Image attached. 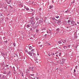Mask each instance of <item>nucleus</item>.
Wrapping results in <instances>:
<instances>
[{"instance_id":"b1692460","label":"nucleus","mask_w":79,"mask_h":79,"mask_svg":"<svg viewBox=\"0 0 79 79\" xmlns=\"http://www.w3.org/2000/svg\"><path fill=\"white\" fill-rule=\"evenodd\" d=\"M8 66H9V65L6 64V66H5V67H8Z\"/></svg>"},{"instance_id":"412c9836","label":"nucleus","mask_w":79,"mask_h":79,"mask_svg":"<svg viewBox=\"0 0 79 79\" xmlns=\"http://www.w3.org/2000/svg\"><path fill=\"white\" fill-rule=\"evenodd\" d=\"M13 45L14 47H15V46H16V44L15 43H14L13 44Z\"/></svg>"},{"instance_id":"4be33fe9","label":"nucleus","mask_w":79,"mask_h":79,"mask_svg":"<svg viewBox=\"0 0 79 79\" xmlns=\"http://www.w3.org/2000/svg\"><path fill=\"white\" fill-rule=\"evenodd\" d=\"M74 2H74V0H73V1H72V2H71V3H74Z\"/></svg>"},{"instance_id":"0eeeda50","label":"nucleus","mask_w":79,"mask_h":79,"mask_svg":"<svg viewBox=\"0 0 79 79\" xmlns=\"http://www.w3.org/2000/svg\"><path fill=\"white\" fill-rule=\"evenodd\" d=\"M30 26H31V27H32V26H31V25H30L29 24L27 25L26 27H27V28H29V27H30Z\"/></svg>"},{"instance_id":"f03ea898","label":"nucleus","mask_w":79,"mask_h":79,"mask_svg":"<svg viewBox=\"0 0 79 79\" xmlns=\"http://www.w3.org/2000/svg\"><path fill=\"white\" fill-rule=\"evenodd\" d=\"M25 51L26 53H27V54H28V55H30V56H32V53H34L33 52H28L27 51V50H25Z\"/></svg>"},{"instance_id":"37998d69","label":"nucleus","mask_w":79,"mask_h":79,"mask_svg":"<svg viewBox=\"0 0 79 79\" xmlns=\"http://www.w3.org/2000/svg\"><path fill=\"white\" fill-rule=\"evenodd\" d=\"M44 36L45 38H46V37H47V36L45 35H44Z\"/></svg>"},{"instance_id":"6ab92c4d","label":"nucleus","mask_w":79,"mask_h":79,"mask_svg":"<svg viewBox=\"0 0 79 79\" xmlns=\"http://www.w3.org/2000/svg\"><path fill=\"white\" fill-rule=\"evenodd\" d=\"M65 13H69V11L67 10L65 11Z\"/></svg>"},{"instance_id":"2eb2a0df","label":"nucleus","mask_w":79,"mask_h":79,"mask_svg":"<svg viewBox=\"0 0 79 79\" xmlns=\"http://www.w3.org/2000/svg\"><path fill=\"white\" fill-rule=\"evenodd\" d=\"M58 43L59 44H62V43H61V41H58Z\"/></svg>"},{"instance_id":"7ed1b4c3","label":"nucleus","mask_w":79,"mask_h":79,"mask_svg":"<svg viewBox=\"0 0 79 79\" xmlns=\"http://www.w3.org/2000/svg\"><path fill=\"white\" fill-rule=\"evenodd\" d=\"M62 62H60V64H64V63L65 62V61H66V59H64L62 58Z\"/></svg>"},{"instance_id":"de8ad7c7","label":"nucleus","mask_w":79,"mask_h":79,"mask_svg":"<svg viewBox=\"0 0 79 79\" xmlns=\"http://www.w3.org/2000/svg\"><path fill=\"white\" fill-rule=\"evenodd\" d=\"M1 77H2V75L0 74V78Z\"/></svg>"},{"instance_id":"ddd939ff","label":"nucleus","mask_w":79,"mask_h":79,"mask_svg":"<svg viewBox=\"0 0 79 79\" xmlns=\"http://www.w3.org/2000/svg\"><path fill=\"white\" fill-rule=\"evenodd\" d=\"M62 42L63 43H64H64H66V40H64V41H63Z\"/></svg>"},{"instance_id":"e2e57ef3","label":"nucleus","mask_w":79,"mask_h":79,"mask_svg":"<svg viewBox=\"0 0 79 79\" xmlns=\"http://www.w3.org/2000/svg\"><path fill=\"white\" fill-rule=\"evenodd\" d=\"M37 55H38V56L39 55V53H38V54H37Z\"/></svg>"},{"instance_id":"a19ab883","label":"nucleus","mask_w":79,"mask_h":79,"mask_svg":"<svg viewBox=\"0 0 79 79\" xmlns=\"http://www.w3.org/2000/svg\"><path fill=\"white\" fill-rule=\"evenodd\" d=\"M59 61L60 62V63H61V60H59Z\"/></svg>"},{"instance_id":"2f4dec72","label":"nucleus","mask_w":79,"mask_h":79,"mask_svg":"<svg viewBox=\"0 0 79 79\" xmlns=\"http://www.w3.org/2000/svg\"><path fill=\"white\" fill-rule=\"evenodd\" d=\"M33 56H35V53H33Z\"/></svg>"},{"instance_id":"c03bdc74","label":"nucleus","mask_w":79,"mask_h":79,"mask_svg":"<svg viewBox=\"0 0 79 79\" xmlns=\"http://www.w3.org/2000/svg\"><path fill=\"white\" fill-rule=\"evenodd\" d=\"M70 45H69L68 46H67V47H70Z\"/></svg>"},{"instance_id":"4468645a","label":"nucleus","mask_w":79,"mask_h":79,"mask_svg":"<svg viewBox=\"0 0 79 79\" xmlns=\"http://www.w3.org/2000/svg\"><path fill=\"white\" fill-rule=\"evenodd\" d=\"M53 6H49V9H51L53 7Z\"/></svg>"},{"instance_id":"dca6fc26","label":"nucleus","mask_w":79,"mask_h":79,"mask_svg":"<svg viewBox=\"0 0 79 79\" xmlns=\"http://www.w3.org/2000/svg\"><path fill=\"white\" fill-rule=\"evenodd\" d=\"M74 26V24H73V25H72L70 27H69L70 28V27H72L73 26Z\"/></svg>"},{"instance_id":"69168bd1","label":"nucleus","mask_w":79,"mask_h":79,"mask_svg":"<svg viewBox=\"0 0 79 79\" xmlns=\"http://www.w3.org/2000/svg\"><path fill=\"white\" fill-rule=\"evenodd\" d=\"M28 48H29V49H30V50H31V48H29V47H28Z\"/></svg>"},{"instance_id":"6e6552de","label":"nucleus","mask_w":79,"mask_h":79,"mask_svg":"<svg viewBox=\"0 0 79 79\" xmlns=\"http://www.w3.org/2000/svg\"><path fill=\"white\" fill-rule=\"evenodd\" d=\"M38 21H39L38 23H39V24H41V23H42L43 21H42V20H40Z\"/></svg>"},{"instance_id":"9b49d317","label":"nucleus","mask_w":79,"mask_h":79,"mask_svg":"<svg viewBox=\"0 0 79 79\" xmlns=\"http://www.w3.org/2000/svg\"><path fill=\"white\" fill-rule=\"evenodd\" d=\"M46 19H47V18L46 17H44V21L45 23L46 22Z\"/></svg>"},{"instance_id":"09e8293b","label":"nucleus","mask_w":79,"mask_h":79,"mask_svg":"<svg viewBox=\"0 0 79 79\" xmlns=\"http://www.w3.org/2000/svg\"><path fill=\"white\" fill-rule=\"evenodd\" d=\"M65 47H67V46H64V48H65Z\"/></svg>"},{"instance_id":"774afa93","label":"nucleus","mask_w":79,"mask_h":79,"mask_svg":"<svg viewBox=\"0 0 79 79\" xmlns=\"http://www.w3.org/2000/svg\"><path fill=\"white\" fill-rule=\"evenodd\" d=\"M77 23L78 24H79V22H77Z\"/></svg>"},{"instance_id":"f8f14e48","label":"nucleus","mask_w":79,"mask_h":79,"mask_svg":"<svg viewBox=\"0 0 79 79\" xmlns=\"http://www.w3.org/2000/svg\"><path fill=\"white\" fill-rule=\"evenodd\" d=\"M39 32V30L36 29V33H38Z\"/></svg>"},{"instance_id":"3c124183","label":"nucleus","mask_w":79,"mask_h":79,"mask_svg":"<svg viewBox=\"0 0 79 79\" xmlns=\"http://www.w3.org/2000/svg\"><path fill=\"white\" fill-rule=\"evenodd\" d=\"M22 10H23V11H24V10H25L23 9H22Z\"/></svg>"},{"instance_id":"a18cd8bd","label":"nucleus","mask_w":79,"mask_h":79,"mask_svg":"<svg viewBox=\"0 0 79 79\" xmlns=\"http://www.w3.org/2000/svg\"><path fill=\"white\" fill-rule=\"evenodd\" d=\"M40 47H42V45H40Z\"/></svg>"},{"instance_id":"423d86ee","label":"nucleus","mask_w":79,"mask_h":79,"mask_svg":"<svg viewBox=\"0 0 79 79\" xmlns=\"http://www.w3.org/2000/svg\"><path fill=\"white\" fill-rule=\"evenodd\" d=\"M54 19H55V20H56V21H58V23H60L61 22V19H59V20H58L55 19V18H54Z\"/></svg>"},{"instance_id":"c85d7f7f","label":"nucleus","mask_w":79,"mask_h":79,"mask_svg":"<svg viewBox=\"0 0 79 79\" xmlns=\"http://www.w3.org/2000/svg\"><path fill=\"white\" fill-rule=\"evenodd\" d=\"M4 43H5V44H6V43H7V40H6V41H4Z\"/></svg>"},{"instance_id":"49530a36","label":"nucleus","mask_w":79,"mask_h":79,"mask_svg":"<svg viewBox=\"0 0 79 79\" xmlns=\"http://www.w3.org/2000/svg\"><path fill=\"white\" fill-rule=\"evenodd\" d=\"M4 8H5V9H6V7H4Z\"/></svg>"},{"instance_id":"8fccbe9b","label":"nucleus","mask_w":79,"mask_h":79,"mask_svg":"<svg viewBox=\"0 0 79 79\" xmlns=\"http://www.w3.org/2000/svg\"><path fill=\"white\" fill-rule=\"evenodd\" d=\"M9 3H10L11 2V0H10L9 1Z\"/></svg>"},{"instance_id":"603ef678","label":"nucleus","mask_w":79,"mask_h":79,"mask_svg":"<svg viewBox=\"0 0 79 79\" xmlns=\"http://www.w3.org/2000/svg\"><path fill=\"white\" fill-rule=\"evenodd\" d=\"M76 23V22L73 21V24Z\"/></svg>"},{"instance_id":"473e14b6","label":"nucleus","mask_w":79,"mask_h":79,"mask_svg":"<svg viewBox=\"0 0 79 79\" xmlns=\"http://www.w3.org/2000/svg\"><path fill=\"white\" fill-rule=\"evenodd\" d=\"M34 49H32L31 50V51L30 52H34Z\"/></svg>"},{"instance_id":"9d476101","label":"nucleus","mask_w":79,"mask_h":79,"mask_svg":"<svg viewBox=\"0 0 79 79\" xmlns=\"http://www.w3.org/2000/svg\"><path fill=\"white\" fill-rule=\"evenodd\" d=\"M35 19L36 21H37V20H39V18L38 17H35Z\"/></svg>"},{"instance_id":"052dcab7","label":"nucleus","mask_w":79,"mask_h":79,"mask_svg":"<svg viewBox=\"0 0 79 79\" xmlns=\"http://www.w3.org/2000/svg\"><path fill=\"white\" fill-rule=\"evenodd\" d=\"M67 28L68 29L69 28V27H67Z\"/></svg>"},{"instance_id":"72a5a7b5","label":"nucleus","mask_w":79,"mask_h":79,"mask_svg":"<svg viewBox=\"0 0 79 79\" xmlns=\"http://www.w3.org/2000/svg\"><path fill=\"white\" fill-rule=\"evenodd\" d=\"M41 10H42V8H40L39 9V11H41Z\"/></svg>"},{"instance_id":"c756f323","label":"nucleus","mask_w":79,"mask_h":79,"mask_svg":"<svg viewBox=\"0 0 79 79\" xmlns=\"http://www.w3.org/2000/svg\"><path fill=\"white\" fill-rule=\"evenodd\" d=\"M0 16H2V14L1 13L0 14Z\"/></svg>"},{"instance_id":"7c9ffc66","label":"nucleus","mask_w":79,"mask_h":79,"mask_svg":"<svg viewBox=\"0 0 79 79\" xmlns=\"http://www.w3.org/2000/svg\"><path fill=\"white\" fill-rule=\"evenodd\" d=\"M26 10H27V11H28V10H29V8H26Z\"/></svg>"},{"instance_id":"ea45409f","label":"nucleus","mask_w":79,"mask_h":79,"mask_svg":"<svg viewBox=\"0 0 79 79\" xmlns=\"http://www.w3.org/2000/svg\"><path fill=\"white\" fill-rule=\"evenodd\" d=\"M32 58H35V56H32Z\"/></svg>"},{"instance_id":"6e6d98bb","label":"nucleus","mask_w":79,"mask_h":79,"mask_svg":"<svg viewBox=\"0 0 79 79\" xmlns=\"http://www.w3.org/2000/svg\"><path fill=\"white\" fill-rule=\"evenodd\" d=\"M52 3H54V1H52Z\"/></svg>"},{"instance_id":"f3484780","label":"nucleus","mask_w":79,"mask_h":79,"mask_svg":"<svg viewBox=\"0 0 79 79\" xmlns=\"http://www.w3.org/2000/svg\"><path fill=\"white\" fill-rule=\"evenodd\" d=\"M68 23H71V20H69L68 21Z\"/></svg>"},{"instance_id":"a878e982","label":"nucleus","mask_w":79,"mask_h":79,"mask_svg":"<svg viewBox=\"0 0 79 79\" xmlns=\"http://www.w3.org/2000/svg\"><path fill=\"white\" fill-rule=\"evenodd\" d=\"M34 14H35L34 12H33V13H32V14L33 16H34Z\"/></svg>"},{"instance_id":"bb28decb","label":"nucleus","mask_w":79,"mask_h":79,"mask_svg":"<svg viewBox=\"0 0 79 79\" xmlns=\"http://www.w3.org/2000/svg\"><path fill=\"white\" fill-rule=\"evenodd\" d=\"M30 76H34V74H30Z\"/></svg>"},{"instance_id":"20e7f679","label":"nucleus","mask_w":79,"mask_h":79,"mask_svg":"<svg viewBox=\"0 0 79 79\" xmlns=\"http://www.w3.org/2000/svg\"><path fill=\"white\" fill-rule=\"evenodd\" d=\"M48 56H50L51 55H55V53L52 52H50L48 54Z\"/></svg>"},{"instance_id":"bf43d9fd","label":"nucleus","mask_w":79,"mask_h":79,"mask_svg":"<svg viewBox=\"0 0 79 79\" xmlns=\"http://www.w3.org/2000/svg\"><path fill=\"white\" fill-rule=\"evenodd\" d=\"M77 68V66H76L75 68Z\"/></svg>"},{"instance_id":"e433bc0d","label":"nucleus","mask_w":79,"mask_h":79,"mask_svg":"<svg viewBox=\"0 0 79 79\" xmlns=\"http://www.w3.org/2000/svg\"><path fill=\"white\" fill-rule=\"evenodd\" d=\"M30 31H32V28H31V29L30 30Z\"/></svg>"},{"instance_id":"13d9d810","label":"nucleus","mask_w":79,"mask_h":79,"mask_svg":"<svg viewBox=\"0 0 79 79\" xmlns=\"http://www.w3.org/2000/svg\"><path fill=\"white\" fill-rule=\"evenodd\" d=\"M68 25H70V24H70V23H68Z\"/></svg>"},{"instance_id":"5701e85b","label":"nucleus","mask_w":79,"mask_h":79,"mask_svg":"<svg viewBox=\"0 0 79 79\" xmlns=\"http://www.w3.org/2000/svg\"><path fill=\"white\" fill-rule=\"evenodd\" d=\"M32 28H33V29H35V28H36V26H34L33 27H32Z\"/></svg>"},{"instance_id":"cd10ccee","label":"nucleus","mask_w":79,"mask_h":79,"mask_svg":"<svg viewBox=\"0 0 79 79\" xmlns=\"http://www.w3.org/2000/svg\"><path fill=\"white\" fill-rule=\"evenodd\" d=\"M13 69H14V71L15 70V67L13 66Z\"/></svg>"},{"instance_id":"4d7b16f0","label":"nucleus","mask_w":79,"mask_h":79,"mask_svg":"<svg viewBox=\"0 0 79 79\" xmlns=\"http://www.w3.org/2000/svg\"><path fill=\"white\" fill-rule=\"evenodd\" d=\"M9 6H10V8H11V6L10 5H9Z\"/></svg>"},{"instance_id":"79ce46f5","label":"nucleus","mask_w":79,"mask_h":79,"mask_svg":"<svg viewBox=\"0 0 79 79\" xmlns=\"http://www.w3.org/2000/svg\"><path fill=\"white\" fill-rule=\"evenodd\" d=\"M1 21H2V20H3V19L2 18H1Z\"/></svg>"},{"instance_id":"58836bf2","label":"nucleus","mask_w":79,"mask_h":79,"mask_svg":"<svg viewBox=\"0 0 79 79\" xmlns=\"http://www.w3.org/2000/svg\"><path fill=\"white\" fill-rule=\"evenodd\" d=\"M7 3H8V4H10V2H7Z\"/></svg>"},{"instance_id":"680f3d73","label":"nucleus","mask_w":79,"mask_h":79,"mask_svg":"<svg viewBox=\"0 0 79 79\" xmlns=\"http://www.w3.org/2000/svg\"><path fill=\"white\" fill-rule=\"evenodd\" d=\"M27 71H29V69H27Z\"/></svg>"},{"instance_id":"4c0bfd02","label":"nucleus","mask_w":79,"mask_h":79,"mask_svg":"<svg viewBox=\"0 0 79 79\" xmlns=\"http://www.w3.org/2000/svg\"><path fill=\"white\" fill-rule=\"evenodd\" d=\"M56 18H57L58 19V18H59V16H58L56 17Z\"/></svg>"},{"instance_id":"393cba45","label":"nucleus","mask_w":79,"mask_h":79,"mask_svg":"<svg viewBox=\"0 0 79 79\" xmlns=\"http://www.w3.org/2000/svg\"><path fill=\"white\" fill-rule=\"evenodd\" d=\"M56 31H60V29H59V28H58L57 29Z\"/></svg>"},{"instance_id":"aec40b11","label":"nucleus","mask_w":79,"mask_h":79,"mask_svg":"<svg viewBox=\"0 0 79 79\" xmlns=\"http://www.w3.org/2000/svg\"><path fill=\"white\" fill-rule=\"evenodd\" d=\"M71 24H74L73 21H71Z\"/></svg>"},{"instance_id":"a211bd4d","label":"nucleus","mask_w":79,"mask_h":79,"mask_svg":"<svg viewBox=\"0 0 79 79\" xmlns=\"http://www.w3.org/2000/svg\"><path fill=\"white\" fill-rule=\"evenodd\" d=\"M45 29H46L45 28H44L41 29V31H44V30H45Z\"/></svg>"},{"instance_id":"338daca9","label":"nucleus","mask_w":79,"mask_h":79,"mask_svg":"<svg viewBox=\"0 0 79 79\" xmlns=\"http://www.w3.org/2000/svg\"><path fill=\"white\" fill-rule=\"evenodd\" d=\"M36 78H37V79H39V77H36Z\"/></svg>"},{"instance_id":"5fc2aeb1","label":"nucleus","mask_w":79,"mask_h":79,"mask_svg":"<svg viewBox=\"0 0 79 79\" xmlns=\"http://www.w3.org/2000/svg\"><path fill=\"white\" fill-rule=\"evenodd\" d=\"M16 56H17V57L18 58V55H17V54L15 55Z\"/></svg>"},{"instance_id":"1a4fd4ad","label":"nucleus","mask_w":79,"mask_h":79,"mask_svg":"<svg viewBox=\"0 0 79 79\" xmlns=\"http://www.w3.org/2000/svg\"><path fill=\"white\" fill-rule=\"evenodd\" d=\"M64 24H65V25H66L67 24H68V22H67V21L65 20L64 22Z\"/></svg>"},{"instance_id":"0e129e2a","label":"nucleus","mask_w":79,"mask_h":79,"mask_svg":"<svg viewBox=\"0 0 79 79\" xmlns=\"http://www.w3.org/2000/svg\"><path fill=\"white\" fill-rule=\"evenodd\" d=\"M59 56H61V55L60 54H59Z\"/></svg>"},{"instance_id":"f257e3e1","label":"nucleus","mask_w":79,"mask_h":79,"mask_svg":"<svg viewBox=\"0 0 79 79\" xmlns=\"http://www.w3.org/2000/svg\"><path fill=\"white\" fill-rule=\"evenodd\" d=\"M31 23V24H32V26H33V25H34L35 24V21H34V17H32L31 18V20L30 21Z\"/></svg>"},{"instance_id":"864d4df0","label":"nucleus","mask_w":79,"mask_h":79,"mask_svg":"<svg viewBox=\"0 0 79 79\" xmlns=\"http://www.w3.org/2000/svg\"><path fill=\"white\" fill-rule=\"evenodd\" d=\"M61 54V52L59 53V55H60Z\"/></svg>"},{"instance_id":"f704fd0d","label":"nucleus","mask_w":79,"mask_h":79,"mask_svg":"<svg viewBox=\"0 0 79 79\" xmlns=\"http://www.w3.org/2000/svg\"><path fill=\"white\" fill-rule=\"evenodd\" d=\"M75 72H76V70L75 69H74L73 73H75Z\"/></svg>"},{"instance_id":"c9c22d12","label":"nucleus","mask_w":79,"mask_h":79,"mask_svg":"<svg viewBox=\"0 0 79 79\" xmlns=\"http://www.w3.org/2000/svg\"><path fill=\"white\" fill-rule=\"evenodd\" d=\"M2 41L1 40H0V44H2Z\"/></svg>"},{"instance_id":"39448f33","label":"nucleus","mask_w":79,"mask_h":79,"mask_svg":"<svg viewBox=\"0 0 79 79\" xmlns=\"http://www.w3.org/2000/svg\"><path fill=\"white\" fill-rule=\"evenodd\" d=\"M31 69V71H34V68L33 67H30V68H29V69Z\"/></svg>"}]
</instances>
